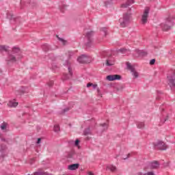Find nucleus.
Listing matches in <instances>:
<instances>
[{"mask_svg": "<svg viewBox=\"0 0 175 175\" xmlns=\"http://www.w3.org/2000/svg\"><path fill=\"white\" fill-rule=\"evenodd\" d=\"M69 110H70V109L69 107H66V108L64 109L62 111H61L59 112V114H65V113L69 111Z\"/></svg>", "mask_w": 175, "mask_h": 175, "instance_id": "31", "label": "nucleus"}, {"mask_svg": "<svg viewBox=\"0 0 175 175\" xmlns=\"http://www.w3.org/2000/svg\"><path fill=\"white\" fill-rule=\"evenodd\" d=\"M126 68L128 70H130L133 75V76L135 77V79H137L139 77V73L135 70V67H133L131 63L126 62Z\"/></svg>", "mask_w": 175, "mask_h": 175, "instance_id": "11", "label": "nucleus"}, {"mask_svg": "<svg viewBox=\"0 0 175 175\" xmlns=\"http://www.w3.org/2000/svg\"><path fill=\"white\" fill-rule=\"evenodd\" d=\"M77 61L79 64H90L91 62V60H90V58L87 55H82L79 56Z\"/></svg>", "mask_w": 175, "mask_h": 175, "instance_id": "10", "label": "nucleus"}, {"mask_svg": "<svg viewBox=\"0 0 175 175\" xmlns=\"http://www.w3.org/2000/svg\"><path fill=\"white\" fill-rule=\"evenodd\" d=\"M100 129H101V132H105V131H107V124L106 123H104V124H100Z\"/></svg>", "mask_w": 175, "mask_h": 175, "instance_id": "27", "label": "nucleus"}, {"mask_svg": "<svg viewBox=\"0 0 175 175\" xmlns=\"http://www.w3.org/2000/svg\"><path fill=\"white\" fill-rule=\"evenodd\" d=\"M167 120H169V114L162 113V118H161V124H164Z\"/></svg>", "mask_w": 175, "mask_h": 175, "instance_id": "21", "label": "nucleus"}, {"mask_svg": "<svg viewBox=\"0 0 175 175\" xmlns=\"http://www.w3.org/2000/svg\"><path fill=\"white\" fill-rule=\"evenodd\" d=\"M79 144H80V140H79L78 139L74 141V146H75V147H78Z\"/></svg>", "mask_w": 175, "mask_h": 175, "instance_id": "33", "label": "nucleus"}, {"mask_svg": "<svg viewBox=\"0 0 175 175\" xmlns=\"http://www.w3.org/2000/svg\"><path fill=\"white\" fill-rule=\"evenodd\" d=\"M122 79V77L120 75H111L107 76V80L108 81H116V80H121Z\"/></svg>", "mask_w": 175, "mask_h": 175, "instance_id": "12", "label": "nucleus"}, {"mask_svg": "<svg viewBox=\"0 0 175 175\" xmlns=\"http://www.w3.org/2000/svg\"><path fill=\"white\" fill-rule=\"evenodd\" d=\"M42 50L44 51H49V50H51V47L49 45V44H44L42 46Z\"/></svg>", "mask_w": 175, "mask_h": 175, "instance_id": "25", "label": "nucleus"}, {"mask_svg": "<svg viewBox=\"0 0 175 175\" xmlns=\"http://www.w3.org/2000/svg\"><path fill=\"white\" fill-rule=\"evenodd\" d=\"M7 18L10 21L11 24H14L18 21V18L14 17V15L12 13L7 14Z\"/></svg>", "mask_w": 175, "mask_h": 175, "instance_id": "14", "label": "nucleus"}, {"mask_svg": "<svg viewBox=\"0 0 175 175\" xmlns=\"http://www.w3.org/2000/svg\"><path fill=\"white\" fill-rule=\"evenodd\" d=\"M1 142H5L6 143H9V139H5V138H1Z\"/></svg>", "mask_w": 175, "mask_h": 175, "instance_id": "44", "label": "nucleus"}, {"mask_svg": "<svg viewBox=\"0 0 175 175\" xmlns=\"http://www.w3.org/2000/svg\"><path fill=\"white\" fill-rule=\"evenodd\" d=\"M148 14H150V8H146L144 10V14H142V24L144 25V24H147V21L148 20Z\"/></svg>", "mask_w": 175, "mask_h": 175, "instance_id": "9", "label": "nucleus"}, {"mask_svg": "<svg viewBox=\"0 0 175 175\" xmlns=\"http://www.w3.org/2000/svg\"><path fill=\"white\" fill-rule=\"evenodd\" d=\"M105 5L106 8H109V5H111V1H105Z\"/></svg>", "mask_w": 175, "mask_h": 175, "instance_id": "36", "label": "nucleus"}, {"mask_svg": "<svg viewBox=\"0 0 175 175\" xmlns=\"http://www.w3.org/2000/svg\"><path fill=\"white\" fill-rule=\"evenodd\" d=\"M55 68H57V66H53V69H54Z\"/></svg>", "mask_w": 175, "mask_h": 175, "instance_id": "51", "label": "nucleus"}, {"mask_svg": "<svg viewBox=\"0 0 175 175\" xmlns=\"http://www.w3.org/2000/svg\"><path fill=\"white\" fill-rule=\"evenodd\" d=\"M118 53H121L122 54L128 55L131 54V51L129 49H126L125 48H122V49H118Z\"/></svg>", "mask_w": 175, "mask_h": 175, "instance_id": "18", "label": "nucleus"}, {"mask_svg": "<svg viewBox=\"0 0 175 175\" xmlns=\"http://www.w3.org/2000/svg\"><path fill=\"white\" fill-rule=\"evenodd\" d=\"M80 166V164L79 163H75V164H71L68 166V170H77V169H79Z\"/></svg>", "mask_w": 175, "mask_h": 175, "instance_id": "19", "label": "nucleus"}, {"mask_svg": "<svg viewBox=\"0 0 175 175\" xmlns=\"http://www.w3.org/2000/svg\"><path fill=\"white\" fill-rule=\"evenodd\" d=\"M18 105V103L12 101V100L9 101L8 103V107H17Z\"/></svg>", "mask_w": 175, "mask_h": 175, "instance_id": "22", "label": "nucleus"}, {"mask_svg": "<svg viewBox=\"0 0 175 175\" xmlns=\"http://www.w3.org/2000/svg\"><path fill=\"white\" fill-rule=\"evenodd\" d=\"M92 87L93 88V90H96L98 85L92 83Z\"/></svg>", "mask_w": 175, "mask_h": 175, "instance_id": "43", "label": "nucleus"}, {"mask_svg": "<svg viewBox=\"0 0 175 175\" xmlns=\"http://www.w3.org/2000/svg\"><path fill=\"white\" fill-rule=\"evenodd\" d=\"M9 46L5 45H0V53L5 51L8 53L7 57L5 58V62L8 66H10L12 64L20 61L23 58V55L21 54V50L20 48L16 46L13 47L11 51H8Z\"/></svg>", "mask_w": 175, "mask_h": 175, "instance_id": "1", "label": "nucleus"}, {"mask_svg": "<svg viewBox=\"0 0 175 175\" xmlns=\"http://www.w3.org/2000/svg\"><path fill=\"white\" fill-rule=\"evenodd\" d=\"M50 57H53V54H51V55H50Z\"/></svg>", "mask_w": 175, "mask_h": 175, "instance_id": "52", "label": "nucleus"}, {"mask_svg": "<svg viewBox=\"0 0 175 175\" xmlns=\"http://www.w3.org/2000/svg\"><path fill=\"white\" fill-rule=\"evenodd\" d=\"M103 54L105 57H108L106 62L107 66H112V65H114L116 59H114V57H111L110 52L105 51L103 52Z\"/></svg>", "mask_w": 175, "mask_h": 175, "instance_id": "5", "label": "nucleus"}, {"mask_svg": "<svg viewBox=\"0 0 175 175\" xmlns=\"http://www.w3.org/2000/svg\"><path fill=\"white\" fill-rule=\"evenodd\" d=\"M87 87H88V88H90V87H92V83H88L87 84Z\"/></svg>", "mask_w": 175, "mask_h": 175, "instance_id": "47", "label": "nucleus"}, {"mask_svg": "<svg viewBox=\"0 0 175 175\" xmlns=\"http://www.w3.org/2000/svg\"><path fill=\"white\" fill-rule=\"evenodd\" d=\"M161 94H162V92H159V91H157V98H156V99H157V100H159V99H160L159 95H161Z\"/></svg>", "mask_w": 175, "mask_h": 175, "instance_id": "38", "label": "nucleus"}, {"mask_svg": "<svg viewBox=\"0 0 175 175\" xmlns=\"http://www.w3.org/2000/svg\"><path fill=\"white\" fill-rule=\"evenodd\" d=\"M59 40H60V42H62L63 44H66V40H64V38H59Z\"/></svg>", "mask_w": 175, "mask_h": 175, "instance_id": "39", "label": "nucleus"}, {"mask_svg": "<svg viewBox=\"0 0 175 175\" xmlns=\"http://www.w3.org/2000/svg\"><path fill=\"white\" fill-rule=\"evenodd\" d=\"M54 132H59V125L56 124L53 127Z\"/></svg>", "mask_w": 175, "mask_h": 175, "instance_id": "32", "label": "nucleus"}, {"mask_svg": "<svg viewBox=\"0 0 175 175\" xmlns=\"http://www.w3.org/2000/svg\"><path fill=\"white\" fill-rule=\"evenodd\" d=\"M155 64V59H152L150 61V65H154Z\"/></svg>", "mask_w": 175, "mask_h": 175, "instance_id": "40", "label": "nucleus"}, {"mask_svg": "<svg viewBox=\"0 0 175 175\" xmlns=\"http://www.w3.org/2000/svg\"><path fill=\"white\" fill-rule=\"evenodd\" d=\"M107 168L109 170H111V172H116V170H117V168L116 167V166L113 165H107Z\"/></svg>", "mask_w": 175, "mask_h": 175, "instance_id": "28", "label": "nucleus"}, {"mask_svg": "<svg viewBox=\"0 0 175 175\" xmlns=\"http://www.w3.org/2000/svg\"><path fill=\"white\" fill-rule=\"evenodd\" d=\"M83 135L85 136H88V135H91V129H90V127L84 129Z\"/></svg>", "mask_w": 175, "mask_h": 175, "instance_id": "26", "label": "nucleus"}, {"mask_svg": "<svg viewBox=\"0 0 175 175\" xmlns=\"http://www.w3.org/2000/svg\"><path fill=\"white\" fill-rule=\"evenodd\" d=\"M8 147L5 144L0 146V152H1V158H5L8 155Z\"/></svg>", "mask_w": 175, "mask_h": 175, "instance_id": "13", "label": "nucleus"}, {"mask_svg": "<svg viewBox=\"0 0 175 175\" xmlns=\"http://www.w3.org/2000/svg\"><path fill=\"white\" fill-rule=\"evenodd\" d=\"M175 24V18L173 16H168L165 21L161 23L160 26L162 31H170L172 29V27Z\"/></svg>", "mask_w": 175, "mask_h": 175, "instance_id": "2", "label": "nucleus"}, {"mask_svg": "<svg viewBox=\"0 0 175 175\" xmlns=\"http://www.w3.org/2000/svg\"><path fill=\"white\" fill-rule=\"evenodd\" d=\"M7 128H8V123L4 122L1 124V131H4V132H8Z\"/></svg>", "mask_w": 175, "mask_h": 175, "instance_id": "23", "label": "nucleus"}, {"mask_svg": "<svg viewBox=\"0 0 175 175\" xmlns=\"http://www.w3.org/2000/svg\"><path fill=\"white\" fill-rule=\"evenodd\" d=\"M119 22L120 23V26L122 28H125L131 23V14L128 13L124 14L123 18H120Z\"/></svg>", "mask_w": 175, "mask_h": 175, "instance_id": "4", "label": "nucleus"}, {"mask_svg": "<svg viewBox=\"0 0 175 175\" xmlns=\"http://www.w3.org/2000/svg\"><path fill=\"white\" fill-rule=\"evenodd\" d=\"M73 155H75V152H71L68 154V158H73Z\"/></svg>", "mask_w": 175, "mask_h": 175, "instance_id": "35", "label": "nucleus"}, {"mask_svg": "<svg viewBox=\"0 0 175 175\" xmlns=\"http://www.w3.org/2000/svg\"><path fill=\"white\" fill-rule=\"evenodd\" d=\"M89 175H95L92 172H89Z\"/></svg>", "mask_w": 175, "mask_h": 175, "instance_id": "50", "label": "nucleus"}, {"mask_svg": "<svg viewBox=\"0 0 175 175\" xmlns=\"http://www.w3.org/2000/svg\"><path fill=\"white\" fill-rule=\"evenodd\" d=\"M94 31H90L86 33L85 38L88 42L85 44L86 47L90 48L92 46V37L94 36Z\"/></svg>", "mask_w": 175, "mask_h": 175, "instance_id": "8", "label": "nucleus"}, {"mask_svg": "<svg viewBox=\"0 0 175 175\" xmlns=\"http://www.w3.org/2000/svg\"><path fill=\"white\" fill-rule=\"evenodd\" d=\"M129 157H131V154H128L126 157H123V159H128V158H129Z\"/></svg>", "mask_w": 175, "mask_h": 175, "instance_id": "48", "label": "nucleus"}, {"mask_svg": "<svg viewBox=\"0 0 175 175\" xmlns=\"http://www.w3.org/2000/svg\"><path fill=\"white\" fill-rule=\"evenodd\" d=\"M100 32H103L104 33L105 36H107V28L106 27H103L100 29Z\"/></svg>", "mask_w": 175, "mask_h": 175, "instance_id": "30", "label": "nucleus"}, {"mask_svg": "<svg viewBox=\"0 0 175 175\" xmlns=\"http://www.w3.org/2000/svg\"><path fill=\"white\" fill-rule=\"evenodd\" d=\"M69 146H75V141L73 139H70L68 141Z\"/></svg>", "mask_w": 175, "mask_h": 175, "instance_id": "34", "label": "nucleus"}, {"mask_svg": "<svg viewBox=\"0 0 175 175\" xmlns=\"http://www.w3.org/2000/svg\"><path fill=\"white\" fill-rule=\"evenodd\" d=\"M23 94H25V88L24 87L16 92V95H23Z\"/></svg>", "mask_w": 175, "mask_h": 175, "instance_id": "24", "label": "nucleus"}, {"mask_svg": "<svg viewBox=\"0 0 175 175\" xmlns=\"http://www.w3.org/2000/svg\"><path fill=\"white\" fill-rule=\"evenodd\" d=\"M153 146L155 150L164 151L167 149V146L162 141H157V142L153 143Z\"/></svg>", "mask_w": 175, "mask_h": 175, "instance_id": "7", "label": "nucleus"}, {"mask_svg": "<svg viewBox=\"0 0 175 175\" xmlns=\"http://www.w3.org/2000/svg\"><path fill=\"white\" fill-rule=\"evenodd\" d=\"M133 3H135V0H127L126 3L122 4L121 8L125 9L129 6H131V5H133Z\"/></svg>", "mask_w": 175, "mask_h": 175, "instance_id": "16", "label": "nucleus"}, {"mask_svg": "<svg viewBox=\"0 0 175 175\" xmlns=\"http://www.w3.org/2000/svg\"><path fill=\"white\" fill-rule=\"evenodd\" d=\"M40 142H42V138H38V139H37L36 144H40Z\"/></svg>", "mask_w": 175, "mask_h": 175, "instance_id": "45", "label": "nucleus"}, {"mask_svg": "<svg viewBox=\"0 0 175 175\" xmlns=\"http://www.w3.org/2000/svg\"><path fill=\"white\" fill-rule=\"evenodd\" d=\"M150 169H158L159 167V162L154 161L149 164Z\"/></svg>", "mask_w": 175, "mask_h": 175, "instance_id": "17", "label": "nucleus"}, {"mask_svg": "<svg viewBox=\"0 0 175 175\" xmlns=\"http://www.w3.org/2000/svg\"><path fill=\"white\" fill-rule=\"evenodd\" d=\"M167 83L170 90L175 92V71H172L167 76Z\"/></svg>", "mask_w": 175, "mask_h": 175, "instance_id": "3", "label": "nucleus"}, {"mask_svg": "<svg viewBox=\"0 0 175 175\" xmlns=\"http://www.w3.org/2000/svg\"><path fill=\"white\" fill-rule=\"evenodd\" d=\"M64 65L67 66L68 70V74H64L63 76L64 80H69L70 79H72L73 76V71L72 70V68H70L69 61L66 60L64 63Z\"/></svg>", "mask_w": 175, "mask_h": 175, "instance_id": "6", "label": "nucleus"}, {"mask_svg": "<svg viewBox=\"0 0 175 175\" xmlns=\"http://www.w3.org/2000/svg\"><path fill=\"white\" fill-rule=\"evenodd\" d=\"M97 92H98V96H102V92H100V90H99V88H97Z\"/></svg>", "mask_w": 175, "mask_h": 175, "instance_id": "42", "label": "nucleus"}, {"mask_svg": "<svg viewBox=\"0 0 175 175\" xmlns=\"http://www.w3.org/2000/svg\"><path fill=\"white\" fill-rule=\"evenodd\" d=\"M66 8H68V5H66L65 1H62L61 4L59 5L60 12L64 13V12L66 10Z\"/></svg>", "mask_w": 175, "mask_h": 175, "instance_id": "20", "label": "nucleus"}, {"mask_svg": "<svg viewBox=\"0 0 175 175\" xmlns=\"http://www.w3.org/2000/svg\"><path fill=\"white\" fill-rule=\"evenodd\" d=\"M72 56H73V52L69 51L68 52V57L70 58V57H72Z\"/></svg>", "mask_w": 175, "mask_h": 175, "instance_id": "46", "label": "nucleus"}, {"mask_svg": "<svg viewBox=\"0 0 175 175\" xmlns=\"http://www.w3.org/2000/svg\"><path fill=\"white\" fill-rule=\"evenodd\" d=\"M135 52L138 54V57H146L148 54L147 51L144 50L136 49Z\"/></svg>", "mask_w": 175, "mask_h": 175, "instance_id": "15", "label": "nucleus"}, {"mask_svg": "<svg viewBox=\"0 0 175 175\" xmlns=\"http://www.w3.org/2000/svg\"><path fill=\"white\" fill-rule=\"evenodd\" d=\"M160 110L161 112L165 111V105H163L162 106H161Z\"/></svg>", "mask_w": 175, "mask_h": 175, "instance_id": "41", "label": "nucleus"}, {"mask_svg": "<svg viewBox=\"0 0 175 175\" xmlns=\"http://www.w3.org/2000/svg\"><path fill=\"white\" fill-rule=\"evenodd\" d=\"M137 126L139 129H143L144 128V122H137Z\"/></svg>", "mask_w": 175, "mask_h": 175, "instance_id": "29", "label": "nucleus"}, {"mask_svg": "<svg viewBox=\"0 0 175 175\" xmlns=\"http://www.w3.org/2000/svg\"><path fill=\"white\" fill-rule=\"evenodd\" d=\"M48 85L49 87H53V85H54V81H51L48 83Z\"/></svg>", "mask_w": 175, "mask_h": 175, "instance_id": "37", "label": "nucleus"}, {"mask_svg": "<svg viewBox=\"0 0 175 175\" xmlns=\"http://www.w3.org/2000/svg\"><path fill=\"white\" fill-rule=\"evenodd\" d=\"M21 6H23V5H24V0L21 1Z\"/></svg>", "mask_w": 175, "mask_h": 175, "instance_id": "49", "label": "nucleus"}]
</instances>
